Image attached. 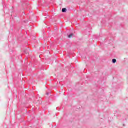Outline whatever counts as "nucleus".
Returning <instances> with one entry per match:
<instances>
[{"label":"nucleus","mask_w":128,"mask_h":128,"mask_svg":"<svg viewBox=\"0 0 128 128\" xmlns=\"http://www.w3.org/2000/svg\"><path fill=\"white\" fill-rule=\"evenodd\" d=\"M24 38V36L22 34H20L18 37L17 38V40L18 42H22V38Z\"/></svg>","instance_id":"nucleus-1"},{"label":"nucleus","mask_w":128,"mask_h":128,"mask_svg":"<svg viewBox=\"0 0 128 128\" xmlns=\"http://www.w3.org/2000/svg\"><path fill=\"white\" fill-rule=\"evenodd\" d=\"M68 38H72L74 34L73 33H71L69 34H68Z\"/></svg>","instance_id":"nucleus-2"},{"label":"nucleus","mask_w":128,"mask_h":128,"mask_svg":"<svg viewBox=\"0 0 128 128\" xmlns=\"http://www.w3.org/2000/svg\"><path fill=\"white\" fill-rule=\"evenodd\" d=\"M68 12V9L66 8H64L62 9V12H64V14L66 12Z\"/></svg>","instance_id":"nucleus-3"},{"label":"nucleus","mask_w":128,"mask_h":128,"mask_svg":"<svg viewBox=\"0 0 128 128\" xmlns=\"http://www.w3.org/2000/svg\"><path fill=\"white\" fill-rule=\"evenodd\" d=\"M37 102V103L39 104H42V99H40V100H38Z\"/></svg>","instance_id":"nucleus-4"},{"label":"nucleus","mask_w":128,"mask_h":128,"mask_svg":"<svg viewBox=\"0 0 128 128\" xmlns=\"http://www.w3.org/2000/svg\"><path fill=\"white\" fill-rule=\"evenodd\" d=\"M112 64H116V59L112 60Z\"/></svg>","instance_id":"nucleus-5"},{"label":"nucleus","mask_w":128,"mask_h":128,"mask_svg":"<svg viewBox=\"0 0 128 128\" xmlns=\"http://www.w3.org/2000/svg\"><path fill=\"white\" fill-rule=\"evenodd\" d=\"M24 52L26 54H28V52H26V50H24Z\"/></svg>","instance_id":"nucleus-6"},{"label":"nucleus","mask_w":128,"mask_h":128,"mask_svg":"<svg viewBox=\"0 0 128 128\" xmlns=\"http://www.w3.org/2000/svg\"><path fill=\"white\" fill-rule=\"evenodd\" d=\"M46 94V96H50V93L47 92V93Z\"/></svg>","instance_id":"nucleus-7"},{"label":"nucleus","mask_w":128,"mask_h":128,"mask_svg":"<svg viewBox=\"0 0 128 128\" xmlns=\"http://www.w3.org/2000/svg\"><path fill=\"white\" fill-rule=\"evenodd\" d=\"M68 10H70V8H69L68 9Z\"/></svg>","instance_id":"nucleus-8"},{"label":"nucleus","mask_w":128,"mask_h":128,"mask_svg":"<svg viewBox=\"0 0 128 128\" xmlns=\"http://www.w3.org/2000/svg\"><path fill=\"white\" fill-rule=\"evenodd\" d=\"M24 22H26V21H24Z\"/></svg>","instance_id":"nucleus-9"}]
</instances>
